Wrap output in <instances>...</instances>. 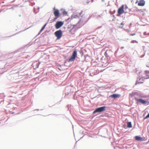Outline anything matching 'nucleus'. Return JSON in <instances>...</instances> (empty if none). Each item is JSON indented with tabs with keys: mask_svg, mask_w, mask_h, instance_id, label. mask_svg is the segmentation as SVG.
Wrapping results in <instances>:
<instances>
[{
	"mask_svg": "<svg viewBox=\"0 0 149 149\" xmlns=\"http://www.w3.org/2000/svg\"><path fill=\"white\" fill-rule=\"evenodd\" d=\"M62 12H63V14L64 15H67V12H66L65 10H62Z\"/></svg>",
	"mask_w": 149,
	"mask_h": 149,
	"instance_id": "15",
	"label": "nucleus"
},
{
	"mask_svg": "<svg viewBox=\"0 0 149 149\" xmlns=\"http://www.w3.org/2000/svg\"><path fill=\"white\" fill-rule=\"evenodd\" d=\"M108 51L107 50L104 53V55L106 57H108L109 56L108 55L107 52H108Z\"/></svg>",
	"mask_w": 149,
	"mask_h": 149,
	"instance_id": "16",
	"label": "nucleus"
},
{
	"mask_svg": "<svg viewBox=\"0 0 149 149\" xmlns=\"http://www.w3.org/2000/svg\"><path fill=\"white\" fill-rule=\"evenodd\" d=\"M149 118V113L144 118V119H146Z\"/></svg>",
	"mask_w": 149,
	"mask_h": 149,
	"instance_id": "18",
	"label": "nucleus"
},
{
	"mask_svg": "<svg viewBox=\"0 0 149 149\" xmlns=\"http://www.w3.org/2000/svg\"><path fill=\"white\" fill-rule=\"evenodd\" d=\"M136 101L138 103H140L143 104H148V101L143 100L141 99L135 98Z\"/></svg>",
	"mask_w": 149,
	"mask_h": 149,
	"instance_id": "3",
	"label": "nucleus"
},
{
	"mask_svg": "<svg viewBox=\"0 0 149 149\" xmlns=\"http://www.w3.org/2000/svg\"><path fill=\"white\" fill-rule=\"evenodd\" d=\"M143 78H140L139 79V81H136V84H142L143 82Z\"/></svg>",
	"mask_w": 149,
	"mask_h": 149,
	"instance_id": "11",
	"label": "nucleus"
},
{
	"mask_svg": "<svg viewBox=\"0 0 149 149\" xmlns=\"http://www.w3.org/2000/svg\"><path fill=\"white\" fill-rule=\"evenodd\" d=\"M144 79H148L149 78V72L146 71L143 76Z\"/></svg>",
	"mask_w": 149,
	"mask_h": 149,
	"instance_id": "8",
	"label": "nucleus"
},
{
	"mask_svg": "<svg viewBox=\"0 0 149 149\" xmlns=\"http://www.w3.org/2000/svg\"><path fill=\"white\" fill-rule=\"evenodd\" d=\"M124 8V5H123L118 9V15H120L124 13V11L123 10Z\"/></svg>",
	"mask_w": 149,
	"mask_h": 149,
	"instance_id": "6",
	"label": "nucleus"
},
{
	"mask_svg": "<svg viewBox=\"0 0 149 149\" xmlns=\"http://www.w3.org/2000/svg\"><path fill=\"white\" fill-rule=\"evenodd\" d=\"M55 36L57 37V40L60 39L62 36V32L61 30H58L54 33Z\"/></svg>",
	"mask_w": 149,
	"mask_h": 149,
	"instance_id": "1",
	"label": "nucleus"
},
{
	"mask_svg": "<svg viewBox=\"0 0 149 149\" xmlns=\"http://www.w3.org/2000/svg\"><path fill=\"white\" fill-rule=\"evenodd\" d=\"M123 27V26H121L120 27H121V28H122Z\"/></svg>",
	"mask_w": 149,
	"mask_h": 149,
	"instance_id": "22",
	"label": "nucleus"
},
{
	"mask_svg": "<svg viewBox=\"0 0 149 149\" xmlns=\"http://www.w3.org/2000/svg\"><path fill=\"white\" fill-rule=\"evenodd\" d=\"M54 14L56 17L54 18V19H56L59 17V11L58 10H56L54 8Z\"/></svg>",
	"mask_w": 149,
	"mask_h": 149,
	"instance_id": "7",
	"label": "nucleus"
},
{
	"mask_svg": "<svg viewBox=\"0 0 149 149\" xmlns=\"http://www.w3.org/2000/svg\"><path fill=\"white\" fill-rule=\"evenodd\" d=\"M106 107L103 106L97 108L93 112V113L97 112H101L104 111L105 110Z\"/></svg>",
	"mask_w": 149,
	"mask_h": 149,
	"instance_id": "4",
	"label": "nucleus"
},
{
	"mask_svg": "<svg viewBox=\"0 0 149 149\" xmlns=\"http://www.w3.org/2000/svg\"><path fill=\"white\" fill-rule=\"evenodd\" d=\"M46 24H45L44 26H43L42 28V29H41L40 30V32H41L44 29L45 26H46Z\"/></svg>",
	"mask_w": 149,
	"mask_h": 149,
	"instance_id": "17",
	"label": "nucleus"
},
{
	"mask_svg": "<svg viewBox=\"0 0 149 149\" xmlns=\"http://www.w3.org/2000/svg\"><path fill=\"white\" fill-rule=\"evenodd\" d=\"M145 4V1L143 0H140L138 3V5L140 6H143Z\"/></svg>",
	"mask_w": 149,
	"mask_h": 149,
	"instance_id": "9",
	"label": "nucleus"
},
{
	"mask_svg": "<svg viewBox=\"0 0 149 149\" xmlns=\"http://www.w3.org/2000/svg\"><path fill=\"white\" fill-rule=\"evenodd\" d=\"M135 35V34L134 33L133 34H131V35L132 36H133Z\"/></svg>",
	"mask_w": 149,
	"mask_h": 149,
	"instance_id": "20",
	"label": "nucleus"
},
{
	"mask_svg": "<svg viewBox=\"0 0 149 149\" xmlns=\"http://www.w3.org/2000/svg\"><path fill=\"white\" fill-rule=\"evenodd\" d=\"M103 1H104V0H102Z\"/></svg>",
	"mask_w": 149,
	"mask_h": 149,
	"instance_id": "24",
	"label": "nucleus"
},
{
	"mask_svg": "<svg viewBox=\"0 0 149 149\" xmlns=\"http://www.w3.org/2000/svg\"><path fill=\"white\" fill-rule=\"evenodd\" d=\"M135 140L137 141H141L144 140V139L143 138L140 137L139 136H135Z\"/></svg>",
	"mask_w": 149,
	"mask_h": 149,
	"instance_id": "10",
	"label": "nucleus"
},
{
	"mask_svg": "<svg viewBox=\"0 0 149 149\" xmlns=\"http://www.w3.org/2000/svg\"><path fill=\"white\" fill-rule=\"evenodd\" d=\"M127 127L128 128H130L132 127V125L131 122H128L127 123Z\"/></svg>",
	"mask_w": 149,
	"mask_h": 149,
	"instance_id": "14",
	"label": "nucleus"
},
{
	"mask_svg": "<svg viewBox=\"0 0 149 149\" xmlns=\"http://www.w3.org/2000/svg\"><path fill=\"white\" fill-rule=\"evenodd\" d=\"M146 66L147 67L149 68V62L147 63L146 64Z\"/></svg>",
	"mask_w": 149,
	"mask_h": 149,
	"instance_id": "19",
	"label": "nucleus"
},
{
	"mask_svg": "<svg viewBox=\"0 0 149 149\" xmlns=\"http://www.w3.org/2000/svg\"><path fill=\"white\" fill-rule=\"evenodd\" d=\"M78 17V15L75 14H73L72 15L71 17V19H73L74 18H77Z\"/></svg>",
	"mask_w": 149,
	"mask_h": 149,
	"instance_id": "13",
	"label": "nucleus"
},
{
	"mask_svg": "<svg viewBox=\"0 0 149 149\" xmlns=\"http://www.w3.org/2000/svg\"><path fill=\"white\" fill-rule=\"evenodd\" d=\"M64 22L62 21H58L55 25V27L56 29L61 28Z\"/></svg>",
	"mask_w": 149,
	"mask_h": 149,
	"instance_id": "5",
	"label": "nucleus"
},
{
	"mask_svg": "<svg viewBox=\"0 0 149 149\" xmlns=\"http://www.w3.org/2000/svg\"><path fill=\"white\" fill-rule=\"evenodd\" d=\"M121 25H124V24H123V23L122 22V23L121 24Z\"/></svg>",
	"mask_w": 149,
	"mask_h": 149,
	"instance_id": "21",
	"label": "nucleus"
},
{
	"mask_svg": "<svg viewBox=\"0 0 149 149\" xmlns=\"http://www.w3.org/2000/svg\"><path fill=\"white\" fill-rule=\"evenodd\" d=\"M77 53L76 50H74L72 54L71 57L69 59V61H72L74 60L76 57L77 56Z\"/></svg>",
	"mask_w": 149,
	"mask_h": 149,
	"instance_id": "2",
	"label": "nucleus"
},
{
	"mask_svg": "<svg viewBox=\"0 0 149 149\" xmlns=\"http://www.w3.org/2000/svg\"><path fill=\"white\" fill-rule=\"evenodd\" d=\"M120 95H119L117 94H113V95H111L110 96V97L114 98H116L117 97H120Z\"/></svg>",
	"mask_w": 149,
	"mask_h": 149,
	"instance_id": "12",
	"label": "nucleus"
},
{
	"mask_svg": "<svg viewBox=\"0 0 149 149\" xmlns=\"http://www.w3.org/2000/svg\"><path fill=\"white\" fill-rule=\"evenodd\" d=\"M137 1L136 2V3H137Z\"/></svg>",
	"mask_w": 149,
	"mask_h": 149,
	"instance_id": "23",
	"label": "nucleus"
}]
</instances>
